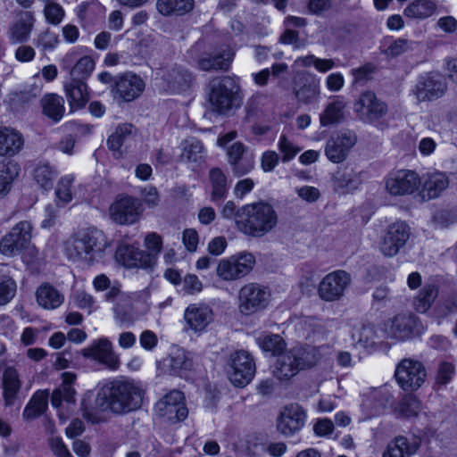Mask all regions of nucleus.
<instances>
[{"instance_id":"nucleus-36","label":"nucleus","mask_w":457,"mask_h":457,"mask_svg":"<svg viewBox=\"0 0 457 457\" xmlns=\"http://www.w3.org/2000/svg\"><path fill=\"white\" fill-rule=\"evenodd\" d=\"M194 8V0H157L156 9L163 16L184 15Z\"/></svg>"},{"instance_id":"nucleus-56","label":"nucleus","mask_w":457,"mask_h":457,"mask_svg":"<svg viewBox=\"0 0 457 457\" xmlns=\"http://www.w3.org/2000/svg\"><path fill=\"white\" fill-rule=\"evenodd\" d=\"M72 182L73 177L66 176L62 178L57 185L55 194L57 198L62 201L63 204L69 203L72 198L71 191Z\"/></svg>"},{"instance_id":"nucleus-38","label":"nucleus","mask_w":457,"mask_h":457,"mask_svg":"<svg viewBox=\"0 0 457 457\" xmlns=\"http://www.w3.org/2000/svg\"><path fill=\"white\" fill-rule=\"evenodd\" d=\"M209 179L212 185L211 200L213 203L222 201L228 193V179L220 168H212L209 171Z\"/></svg>"},{"instance_id":"nucleus-9","label":"nucleus","mask_w":457,"mask_h":457,"mask_svg":"<svg viewBox=\"0 0 457 457\" xmlns=\"http://www.w3.org/2000/svg\"><path fill=\"white\" fill-rule=\"evenodd\" d=\"M154 411L171 423L184 420L188 415L184 394L176 389L170 391L155 403Z\"/></svg>"},{"instance_id":"nucleus-29","label":"nucleus","mask_w":457,"mask_h":457,"mask_svg":"<svg viewBox=\"0 0 457 457\" xmlns=\"http://www.w3.org/2000/svg\"><path fill=\"white\" fill-rule=\"evenodd\" d=\"M333 189L339 194L354 191L361 183L360 173L350 168L338 170L333 176Z\"/></svg>"},{"instance_id":"nucleus-22","label":"nucleus","mask_w":457,"mask_h":457,"mask_svg":"<svg viewBox=\"0 0 457 457\" xmlns=\"http://www.w3.org/2000/svg\"><path fill=\"white\" fill-rule=\"evenodd\" d=\"M356 136L352 132H343L332 136L328 141L325 154L329 161L334 163H340L345 160L350 149L356 143Z\"/></svg>"},{"instance_id":"nucleus-26","label":"nucleus","mask_w":457,"mask_h":457,"mask_svg":"<svg viewBox=\"0 0 457 457\" xmlns=\"http://www.w3.org/2000/svg\"><path fill=\"white\" fill-rule=\"evenodd\" d=\"M23 145L24 137L20 131L11 127H0V156H14Z\"/></svg>"},{"instance_id":"nucleus-2","label":"nucleus","mask_w":457,"mask_h":457,"mask_svg":"<svg viewBox=\"0 0 457 457\" xmlns=\"http://www.w3.org/2000/svg\"><path fill=\"white\" fill-rule=\"evenodd\" d=\"M320 358L319 349L312 345H296L277 356L273 375L280 381H288L301 370L316 365Z\"/></svg>"},{"instance_id":"nucleus-4","label":"nucleus","mask_w":457,"mask_h":457,"mask_svg":"<svg viewBox=\"0 0 457 457\" xmlns=\"http://www.w3.org/2000/svg\"><path fill=\"white\" fill-rule=\"evenodd\" d=\"M107 240L97 228H88L74 235L66 242L65 252L70 260L91 263L104 251Z\"/></svg>"},{"instance_id":"nucleus-60","label":"nucleus","mask_w":457,"mask_h":457,"mask_svg":"<svg viewBox=\"0 0 457 457\" xmlns=\"http://www.w3.org/2000/svg\"><path fill=\"white\" fill-rule=\"evenodd\" d=\"M299 101L309 103L319 95V87L315 83L304 85L295 93Z\"/></svg>"},{"instance_id":"nucleus-8","label":"nucleus","mask_w":457,"mask_h":457,"mask_svg":"<svg viewBox=\"0 0 457 457\" xmlns=\"http://www.w3.org/2000/svg\"><path fill=\"white\" fill-rule=\"evenodd\" d=\"M395 377L403 390L415 391L425 382L427 370L420 361L405 358L398 363Z\"/></svg>"},{"instance_id":"nucleus-11","label":"nucleus","mask_w":457,"mask_h":457,"mask_svg":"<svg viewBox=\"0 0 457 457\" xmlns=\"http://www.w3.org/2000/svg\"><path fill=\"white\" fill-rule=\"evenodd\" d=\"M32 226L29 221L17 223L0 241V252L6 256H14L28 248L31 240Z\"/></svg>"},{"instance_id":"nucleus-61","label":"nucleus","mask_w":457,"mask_h":457,"mask_svg":"<svg viewBox=\"0 0 457 457\" xmlns=\"http://www.w3.org/2000/svg\"><path fill=\"white\" fill-rule=\"evenodd\" d=\"M279 41L283 44L292 45L295 48H301L305 46V41L299 37L298 32L290 29L284 31Z\"/></svg>"},{"instance_id":"nucleus-46","label":"nucleus","mask_w":457,"mask_h":457,"mask_svg":"<svg viewBox=\"0 0 457 457\" xmlns=\"http://www.w3.org/2000/svg\"><path fill=\"white\" fill-rule=\"evenodd\" d=\"M257 343L262 351L275 356H278L286 348L285 340L277 334L262 335L257 338Z\"/></svg>"},{"instance_id":"nucleus-62","label":"nucleus","mask_w":457,"mask_h":457,"mask_svg":"<svg viewBox=\"0 0 457 457\" xmlns=\"http://www.w3.org/2000/svg\"><path fill=\"white\" fill-rule=\"evenodd\" d=\"M145 245L146 248L151 251L150 253L154 254V258L156 259L157 254L161 253L162 247L161 236L154 232L149 233L145 238Z\"/></svg>"},{"instance_id":"nucleus-40","label":"nucleus","mask_w":457,"mask_h":457,"mask_svg":"<svg viewBox=\"0 0 457 457\" xmlns=\"http://www.w3.org/2000/svg\"><path fill=\"white\" fill-rule=\"evenodd\" d=\"M64 101L62 97L49 94L41 99L43 112L54 121H59L64 113Z\"/></svg>"},{"instance_id":"nucleus-13","label":"nucleus","mask_w":457,"mask_h":457,"mask_svg":"<svg viewBox=\"0 0 457 457\" xmlns=\"http://www.w3.org/2000/svg\"><path fill=\"white\" fill-rule=\"evenodd\" d=\"M270 293L258 284L250 283L239 291V311L250 315L263 310L269 303Z\"/></svg>"},{"instance_id":"nucleus-16","label":"nucleus","mask_w":457,"mask_h":457,"mask_svg":"<svg viewBox=\"0 0 457 457\" xmlns=\"http://www.w3.org/2000/svg\"><path fill=\"white\" fill-rule=\"evenodd\" d=\"M411 228L403 221L391 224L380 243V251L386 256H395L405 245L410 238Z\"/></svg>"},{"instance_id":"nucleus-33","label":"nucleus","mask_w":457,"mask_h":457,"mask_svg":"<svg viewBox=\"0 0 457 457\" xmlns=\"http://www.w3.org/2000/svg\"><path fill=\"white\" fill-rule=\"evenodd\" d=\"M449 186L448 178L443 173L430 174L425 180L420 196L422 201L438 197Z\"/></svg>"},{"instance_id":"nucleus-15","label":"nucleus","mask_w":457,"mask_h":457,"mask_svg":"<svg viewBox=\"0 0 457 457\" xmlns=\"http://www.w3.org/2000/svg\"><path fill=\"white\" fill-rule=\"evenodd\" d=\"M447 89L445 78L438 73H427L419 78L413 93L419 102H430L442 97Z\"/></svg>"},{"instance_id":"nucleus-49","label":"nucleus","mask_w":457,"mask_h":457,"mask_svg":"<svg viewBox=\"0 0 457 457\" xmlns=\"http://www.w3.org/2000/svg\"><path fill=\"white\" fill-rule=\"evenodd\" d=\"M95 68V62L90 56H83L79 59L70 71L71 79L85 80L88 78Z\"/></svg>"},{"instance_id":"nucleus-27","label":"nucleus","mask_w":457,"mask_h":457,"mask_svg":"<svg viewBox=\"0 0 457 457\" xmlns=\"http://www.w3.org/2000/svg\"><path fill=\"white\" fill-rule=\"evenodd\" d=\"M420 441L415 436H398L388 443L382 457H409L419 449Z\"/></svg>"},{"instance_id":"nucleus-63","label":"nucleus","mask_w":457,"mask_h":457,"mask_svg":"<svg viewBox=\"0 0 457 457\" xmlns=\"http://www.w3.org/2000/svg\"><path fill=\"white\" fill-rule=\"evenodd\" d=\"M245 151L246 147L241 142H236L233 145H231L227 151L228 163L231 164L232 162H235L236 161L245 157Z\"/></svg>"},{"instance_id":"nucleus-53","label":"nucleus","mask_w":457,"mask_h":457,"mask_svg":"<svg viewBox=\"0 0 457 457\" xmlns=\"http://www.w3.org/2000/svg\"><path fill=\"white\" fill-rule=\"evenodd\" d=\"M411 49L412 42L405 38H398L394 40L390 46L383 51V54L389 58H395Z\"/></svg>"},{"instance_id":"nucleus-25","label":"nucleus","mask_w":457,"mask_h":457,"mask_svg":"<svg viewBox=\"0 0 457 457\" xmlns=\"http://www.w3.org/2000/svg\"><path fill=\"white\" fill-rule=\"evenodd\" d=\"M35 18L31 12H21L19 19L8 29L12 45L25 43L29 40L34 28Z\"/></svg>"},{"instance_id":"nucleus-7","label":"nucleus","mask_w":457,"mask_h":457,"mask_svg":"<svg viewBox=\"0 0 457 457\" xmlns=\"http://www.w3.org/2000/svg\"><path fill=\"white\" fill-rule=\"evenodd\" d=\"M228 367V378L237 387H244L248 385L256 371L255 362L252 355L244 350L237 351L230 355Z\"/></svg>"},{"instance_id":"nucleus-24","label":"nucleus","mask_w":457,"mask_h":457,"mask_svg":"<svg viewBox=\"0 0 457 457\" xmlns=\"http://www.w3.org/2000/svg\"><path fill=\"white\" fill-rule=\"evenodd\" d=\"M164 88L170 93H181L187 90L193 81L192 74L185 68L174 65L162 75Z\"/></svg>"},{"instance_id":"nucleus-35","label":"nucleus","mask_w":457,"mask_h":457,"mask_svg":"<svg viewBox=\"0 0 457 457\" xmlns=\"http://www.w3.org/2000/svg\"><path fill=\"white\" fill-rule=\"evenodd\" d=\"M352 339L355 346H360L367 350L377 349V333L372 324H361L353 329Z\"/></svg>"},{"instance_id":"nucleus-3","label":"nucleus","mask_w":457,"mask_h":457,"mask_svg":"<svg viewBox=\"0 0 457 457\" xmlns=\"http://www.w3.org/2000/svg\"><path fill=\"white\" fill-rule=\"evenodd\" d=\"M107 408L116 414L138 410L143 402V390L134 382L116 379L102 388Z\"/></svg>"},{"instance_id":"nucleus-50","label":"nucleus","mask_w":457,"mask_h":457,"mask_svg":"<svg viewBox=\"0 0 457 457\" xmlns=\"http://www.w3.org/2000/svg\"><path fill=\"white\" fill-rule=\"evenodd\" d=\"M181 158L187 162H198L203 157V145L195 138H189L182 143Z\"/></svg>"},{"instance_id":"nucleus-34","label":"nucleus","mask_w":457,"mask_h":457,"mask_svg":"<svg viewBox=\"0 0 457 457\" xmlns=\"http://www.w3.org/2000/svg\"><path fill=\"white\" fill-rule=\"evenodd\" d=\"M37 303L46 310H54L63 302V295L49 283L42 284L36 291Z\"/></svg>"},{"instance_id":"nucleus-51","label":"nucleus","mask_w":457,"mask_h":457,"mask_svg":"<svg viewBox=\"0 0 457 457\" xmlns=\"http://www.w3.org/2000/svg\"><path fill=\"white\" fill-rule=\"evenodd\" d=\"M399 410L405 417L416 416L420 411V402L413 395H407L400 401Z\"/></svg>"},{"instance_id":"nucleus-28","label":"nucleus","mask_w":457,"mask_h":457,"mask_svg":"<svg viewBox=\"0 0 457 457\" xmlns=\"http://www.w3.org/2000/svg\"><path fill=\"white\" fill-rule=\"evenodd\" d=\"M185 320L190 328L202 331L212 320V311L207 305L191 304L186 309Z\"/></svg>"},{"instance_id":"nucleus-45","label":"nucleus","mask_w":457,"mask_h":457,"mask_svg":"<svg viewBox=\"0 0 457 457\" xmlns=\"http://www.w3.org/2000/svg\"><path fill=\"white\" fill-rule=\"evenodd\" d=\"M438 295L437 287L433 284L424 286L414 300V308L418 312L425 313L435 302Z\"/></svg>"},{"instance_id":"nucleus-18","label":"nucleus","mask_w":457,"mask_h":457,"mask_svg":"<svg viewBox=\"0 0 457 457\" xmlns=\"http://www.w3.org/2000/svg\"><path fill=\"white\" fill-rule=\"evenodd\" d=\"M305 412L298 404H289L283 408L277 419V429L285 436L298 433L305 423Z\"/></svg>"},{"instance_id":"nucleus-5","label":"nucleus","mask_w":457,"mask_h":457,"mask_svg":"<svg viewBox=\"0 0 457 457\" xmlns=\"http://www.w3.org/2000/svg\"><path fill=\"white\" fill-rule=\"evenodd\" d=\"M208 101L212 112L227 114L233 108L240 106V86L237 79L221 76L209 83Z\"/></svg>"},{"instance_id":"nucleus-32","label":"nucleus","mask_w":457,"mask_h":457,"mask_svg":"<svg viewBox=\"0 0 457 457\" xmlns=\"http://www.w3.org/2000/svg\"><path fill=\"white\" fill-rule=\"evenodd\" d=\"M234 58V53L230 49L224 50L215 54L203 56L198 60V66L202 71H227Z\"/></svg>"},{"instance_id":"nucleus-30","label":"nucleus","mask_w":457,"mask_h":457,"mask_svg":"<svg viewBox=\"0 0 457 457\" xmlns=\"http://www.w3.org/2000/svg\"><path fill=\"white\" fill-rule=\"evenodd\" d=\"M64 90L71 112L84 107L88 101L87 85L82 79H71L64 84Z\"/></svg>"},{"instance_id":"nucleus-42","label":"nucleus","mask_w":457,"mask_h":457,"mask_svg":"<svg viewBox=\"0 0 457 457\" xmlns=\"http://www.w3.org/2000/svg\"><path fill=\"white\" fill-rule=\"evenodd\" d=\"M436 4L431 0H415L404 10V15L411 19H425L431 16Z\"/></svg>"},{"instance_id":"nucleus-52","label":"nucleus","mask_w":457,"mask_h":457,"mask_svg":"<svg viewBox=\"0 0 457 457\" xmlns=\"http://www.w3.org/2000/svg\"><path fill=\"white\" fill-rule=\"evenodd\" d=\"M278 146L282 154L281 160L283 162L292 160L301 150L300 147L295 145L285 135L280 136Z\"/></svg>"},{"instance_id":"nucleus-48","label":"nucleus","mask_w":457,"mask_h":457,"mask_svg":"<svg viewBox=\"0 0 457 457\" xmlns=\"http://www.w3.org/2000/svg\"><path fill=\"white\" fill-rule=\"evenodd\" d=\"M55 171L47 163H40L34 170V179L45 189L53 187Z\"/></svg>"},{"instance_id":"nucleus-47","label":"nucleus","mask_w":457,"mask_h":457,"mask_svg":"<svg viewBox=\"0 0 457 457\" xmlns=\"http://www.w3.org/2000/svg\"><path fill=\"white\" fill-rule=\"evenodd\" d=\"M167 366L172 375H180L182 370H189L192 366L191 360L180 350L170 354L167 359Z\"/></svg>"},{"instance_id":"nucleus-20","label":"nucleus","mask_w":457,"mask_h":457,"mask_svg":"<svg viewBox=\"0 0 457 457\" xmlns=\"http://www.w3.org/2000/svg\"><path fill=\"white\" fill-rule=\"evenodd\" d=\"M141 212L139 201L129 196L118 199L110 207L112 219L121 225L135 223L139 219Z\"/></svg>"},{"instance_id":"nucleus-17","label":"nucleus","mask_w":457,"mask_h":457,"mask_svg":"<svg viewBox=\"0 0 457 457\" xmlns=\"http://www.w3.org/2000/svg\"><path fill=\"white\" fill-rule=\"evenodd\" d=\"M85 358H89L116 370L120 367L119 356L114 353L112 342L107 338L95 340L88 347L81 350Z\"/></svg>"},{"instance_id":"nucleus-10","label":"nucleus","mask_w":457,"mask_h":457,"mask_svg":"<svg viewBox=\"0 0 457 457\" xmlns=\"http://www.w3.org/2000/svg\"><path fill=\"white\" fill-rule=\"evenodd\" d=\"M255 263L254 256L250 253H241L220 261L216 272L223 280L239 279L247 275Z\"/></svg>"},{"instance_id":"nucleus-19","label":"nucleus","mask_w":457,"mask_h":457,"mask_svg":"<svg viewBox=\"0 0 457 457\" xmlns=\"http://www.w3.org/2000/svg\"><path fill=\"white\" fill-rule=\"evenodd\" d=\"M144 89V80L139 76L128 72L115 78L112 92L114 98L130 102L137 98Z\"/></svg>"},{"instance_id":"nucleus-54","label":"nucleus","mask_w":457,"mask_h":457,"mask_svg":"<svg viewBox=\"0 0 457 457\" xmlns=\"http://www.w3.org/2000/svg\"><path fill=\"white\" fill-rule=\"evenodd\" d=\"M16 292V283L11 278L4 277L0 280V305L9 303Z\"/></svg>"},{"instance_id":"nucleus-55","label":"nucleus","mask_w":457,"mask_h":457,"mask_svg":"<svg viewBox=\"0 0 457 457\" xmlns=\"http://www.w3.org/2000/svg\"><path fill=\"white\" fill-rule=\"evenodd\" d=\"M44 13L46 21L53 25H58L64 17V10L57 3L46 4Z\"/></svg>"},{"instance_id":"nucleus-12","label":"nucleus","mask_w":457,"mask_h":457,"mask_svg":"<svg viewBox=\"0 0 457 457\" xmlns=\"http://www.w3.org/2000/svg\"><path fill=\"white\" fill-rule=\"evenodd\" d=\"M351 283V276L345 270H337L326 275L318 288L320 297L326 302L340 300Z\"/></svg>"},{"instance_id":"nucleus-1","label":"nucleus","mask_w":457,"mask_h":457,"mask_svg":"<svg viewBox=\"0 0 457 457\" xmlns=\"http://www.w3.org/2000/svg\"><path fill=\"white\" fill-rule=\"evenodd\" d=\"M237 220L240 232L248 237H261L277 226L278 214L270 204L258 202L243 205Z\"/></svg>"},{"instance_id":"nucleus-6","label":"nucleus","mask_w":457,"mask_h":457,"mask_svg":"<svg viewBox=\"0 0 457 457\" xmlns=\"http://www.w3.org/2000/svg\"><path fill=\"white\" fill-rule=\"evenodd\" d=\"M357 119L369 125H375L388 113V105L370 90L362 92L353 104Z\"/></svg>"},{"instance_id":"nucleus-64","label":"nucleus","mask_w":457,"mask_h":457,"mask_svg":"<svg viewBox=\"0 0 457 457\" xmlns=\"http://www.w3.org/2000/svg\"><path fill=\"white\" fill-rule=\"evenodd\" d=\"M457 311V295L448 297L442 304L436 307L437 314L441 317H445L450 313Z\"/></svg>"},{"instance_id":"nucleus-23","label":"nucleus","mask_w":457,"mask_h":457,"mask_svg":"<svg viewBox=\"0 0 457 457\" xmlns=\"http://www.w3.org/2000/svg\"><path fill=\"white\" fill-rule=\"evenodd\" d=\"M419 326L418 319L411 314H397L389 320L388 334L392 338L404 341L414 335Z\"/></svg>"},{"instance_id":"nucleus-57","label":"nucleus","mask_w":457,"mask_h":457,"mask_svg":"<svg viewBox=\"0 0 457 457\" xmlns=\"http://www.w3.org/2000/svg\"><path fill=\"white\" fill-rule=\"evenodd\" d=\"M230 165L233 174L237 177H241L250 172L253 168V159L252 155H247L243 159L232 162Z\"/></svg>"},{"instance_id":"nucleus-44","label":"nucleus","mask_w":457,"mask_h":457,"mask_svg":"<svg viewBox=\"0 0 457 457\" xmlns=\"http://www.w3.org/2000/svg\"><path fill=\"white\" fill-rule=\"evenodd\" d=\"M345 107V103L340 98H337L328 104L325 111L320 116L321 126L326 127L339 122L343 118Z\"/></svg>"},{"instance_id":"nucleus-58","label":"nucleus","mask_w":457,"mask_h":457,"mask_svg":"<svg viewBox=\"0 0 457 457\" xmlns=\"http://www.w3.org/2000/svg\"><path fill=\"white\" fill-rule=\"evenodd\" d=\"M58 44V35L50 29L45 30L38 36L37 46L42 47L44 51L54 49Z\"/></svg>"},{"instance_id":"nucleus-31","label":"nucleus","mask_w":457,"mask_h":457,"mask_svg":"<svg viewBox=\"0 0 457 457\" xmlns=\"http://www.w3.org/2000/svg\"><path fill=\"white\" fill-rule=\"evenodd\" d=\"M3 395L5 405L11 406L18 397L21 387V380L18 370L13 367H6L3 374Z\"/></svg>"},{"instance_id":"nucleus-43","label":"nucleus","mask_w":457,"mask_h":457,"mask_svg":"<svg viewBox=\"0 0 457 457\" xmlns=\"http://www.w3.org/2000/svg\"><path fill=\"white\" fill-rule=\"evenodd\" d=\"M114 319L120 326L130 327L136 318L133 312V305L128 299H120L113 307Z\"/></svg>"},{"instance_id":"nucleus-39","label":"nucleus","mask_w":457,"mask_h":457,"mask_svg":"<svg viewBox=\"0 0 457 457\" xmlns=\"http://www.w3.org/2000/svg\"><path fill=\"white\" fill-rule=\"evenodd\" d=\"M136 133V129L134 126L130 123H124L119 125L115 132L112 133L107 139V145L111 151L113 153H117L120 155V148L124 143L129 141L134 134Z\"/></svg>"},{"instance_id":"nucleus-21","label":"nucleus","mask_w":457,"mask_h":457,"mask_svg":"<svg viewBox=\"0 0 457 457\" xmlns=\"http://www.w3.org/2000/svg\"><path fill=\"white\" fill-rule=\"evenodd\" d=\"M116 258L124 266L132 268H151L155 264L154 254L148 253L131 245H122L117 248Z\"/></svg>"},{"instance_id":"nucleus-37","label":"nucleus","mask_w":457,"mask_h":457,"mask_svg":"<svg viewBox=\"0 0 457 457\" xmlns=\"http://www.w3.org/2000/svg\"><path fill=\"white\" fill-rule=\"evenodd\" d=\"M20 167L12 160L0 162V198L5 196L11 190L12 184L19 175Z\"/></svg>"},{"instance_id":"nucleus-14","label":"nucleus","mask_w":457,"mask_h":457,"mask_svg":"<svg viewBox=\"0 0 457 457\" xmlns=\"http://www.w3.org/2000/svg\"><path fill=\"white\" fill-rule=\"evenodd\" d=\"M420 186L419 175L412 170H400L388 175L385 187L388 194L403 196L413 194Z\"/></svg>"},{"instance_id":"nucleus-41","label":"nucleus","mask_w":457,"mask_h":457,"mask_svg":"<svg viewBox=\"0 0 457 457\" xmlns=\"http://www.w3.org/2000/svg\"><path fill=\"white\" fill-rule=\"evenodd\" d=\"M48 393L46 391H37L31 397L23 411V418L33 420L42 415L47 408Z\"/></svg>"},{"instance_id":"nucleus-59","label":"nucleus","mask_w":457,"mask_h":457,"mask_svg":"<svg viewBox=\"0 0 457 457\" xmlns=\"http://www.w3.org/2000/svg\"><path fill=\"white\" fill-rule=\"evenodd\" d=\"M454 373V366L447 361H442L438 367L436 382L438 385H446Z\"/></svg>"}]
</instances>
